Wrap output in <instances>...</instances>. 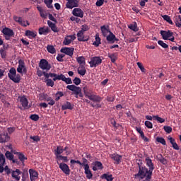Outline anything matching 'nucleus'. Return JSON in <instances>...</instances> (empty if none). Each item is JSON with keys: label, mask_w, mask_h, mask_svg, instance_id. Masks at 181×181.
<instances>
[{"label": "nucleus", "mask_w": 181, "mask_h": 181, "mask_svg": "<svg viewBox=\"0 0 181 181\" xmlns=\"http://www.w3.org/2000/svg\"><path fill=\"white\" fill-rule=\"evenodd\" d=\"M25 36H27L28 39H35V37L37 36V33L35 31L27 30L25 31Z\"/></svg>", "instance_id": "22"}, {"label": "nucleus", "mask_w": 181, "mask_h": 181, "mask_svg": "<svg viewBox=\"0 0 181 181\" xmlns=\"http://www.w3.org/2000/svg\"><path fill=\"white\" fill-rule=\"evenodd\" d=\"M73 83L75 84V86H79V84H81V79H80L78 77H75V78L73 80Z\"/></svg>", "instance_id": "53"}, {"label": "nucleus", "mask_w": 181, "mask_h": 181, "mask_svg": "<svg viewBox=\"0 0 181 181\" xmlns=\"http://www.w3.org/2000/svg\"><path fill=\"white\" fill-rule=\"evenodd\" d=\"M156 141L159 143L163 145H166V141L165 140V139H163V137H157L156 138Z\"/></svg>", "instance_id": "51"}, {"label": "nucleus", "mask_w": 181, "mask_h": 181, "mask_svg": "<svg viewBox=\"0 0 181 181\" xmlns=\"http://www.w3.org/2000/svg\"><path fill=\"white\" fill-rule=\"evenodd\" d=\"M8 77L13 81V83H21V74H16V69L13 67H11L8 73Z\"/></svg>", "instance_id": "2"}, {"label": "nucleus", "mask_w": 181, "mask_h": 181, "mask_svg": "<svg viewBox=\"0 0 181 181\" xmlns=\"http://www.w3.org/2000/svg\"><path fill=\"white\" fill-rule=\"evenodd\" d=\"M90 29V27H88V25L84 24L81 26V31L82 32H87V30H88Z\"/></svg>", "instance_id": "62"}, {"label": "nucleus", "mask_w": 181, "mask_h": 181, "mask_svg": "<svg viewBox=\"0 0 181 181\" xmlns=\"http://www.w3.org/2000/svg\"><path fill=\"white\" fill-rule=\"evenodd\" d=\"M21 104L23 108H27V107L29 105V101L28 100V98L25 96H22L20 99Z\"/></svg>", "instance_id": "29"}, {"label": "nucleus", "mask_w": 181, "mask_h": 181, "mask_svg": "<svg viewBox=\"0 0 181 181\" xmlns=\"http://www.w3.org/2000/svg\"><path fill=\"white\" fill-rule=\"evenodd\" d=\"M15 154L17 153L18 155V159L22 162V163H25V160H28V157L25 156V154L23 153H14Z\"/></svg>", "instance_id": "37"}, {"label": "nucleus", "mask_w": 181, "mask_h": 181, "mask_svg": "<svg viewBox=\"0 0 181 181\" xmlns=\"http://www.w3.org/2000/svg\"><path fill=\"white\" fill-rule=\"evenodd\" d=\"M74 105H72L71 103L69 101H66V103H64L62 106V110L63 111L66 110H74Z\"/></svg>", "instance_id": "23"}, {"label": "nucleus", "mask_w": 181, "mask_h": 181, "mask_svg": "<svg viewBox=\"0 0 181 181\" xmlns=\"http://www.w3.org/2000/svg\"><path fill=\"white\" fill-rule=\"evenodd\" d=\"M82 163H81V166L83 167V169L86 168H90V165H88V160H87L86 158H82Z\"/></svg>", "instance_id": "45"}, {"label": "nucleus", "mask_w": 181, "mask_h": 181, "mask_svg": "<svg viewBox=\"0 0 181 181\" xmlns=\"http://www.w3.org/2000/svg\"><path fill=\"white\" fill-rule=\"evenodd\" d=\"M61 53H64L67 54V56H70V57H73V54L74 53V48L73 47H63L60 50Z\"/></svg>", "instance_id": "14"}, {"label": "nucleus", "mask_w": 181, "mask_h": 181, "mask_svg": "<svg viewBox=\"0 0 181 181\" xmlns=\"http://www.w3.org/2000/svg\"><path fill=\"white\" fill-rule=\"evenodd\" d=\"M102 179H105L107 181H113L114 178L112 177V175L109 173H105L101 175Z\"/></svg>", "instance_id": "36"}, {"label": "nucleus", "mask_w": 181, "mask_h": 181, "mask_svg": "<svg viewBox=\"0 0 181 181\" xmlns=\"http://www.w3.org/2000/svg\"><path fill=\"white\" fill-rule=\"evenodd\" d=\"M110 158L114 160L115 165H119L121 163V159H122V156L113 153L110 155Z\"/></svg>", "instance_id": "17"}, {"label": "nucleus", "mask_w": 181, "mask_h": 181, "mask_svg": "<svg viewBox=\"0 0 181 181\" xmlns=\"http://www.w3.org/2000/svg\"><path fill=\"white\" fill-rule=\"evenodd\" d=\"M47 50L49 53H51V54H54L56 53V48H54V46L48 45L47 46Z\"/></svg>", "instance_id": "38"}, {"label": "nucleus", "mask_w": 181, "mask_h": 181, "mask_svg": "<svg viewBox=\"0 0 181 181\" xmlns=\"http://www.w3.org/2000/svg\"><path fill=\"white\" fill-rule=\"evenodd\" d=\"M39 118L40 117L37 114H33L30 116V119H32V121H39Z\"/></svg>", "instance_id": "52"}, {"label": "nucleus", "mask_w": 181, "mask_h": 181, "mask_svg": "<svg viewBox=\"0 0 181 181\" xmlns=\"http://www.w3.org/2000/svg\"><path fill=\"white\" fill-rule=\"evenodd\" d=\"M63 152H64L63 146H57V148L54 150V155L56 156V159H57V156H62V153H63Z\"/></svg>", "instance_id": "28"}, {"label": "nucleus", "mask_w": 181, "mask_h": 181, "mask_svg": "<svg viewBox=\"0 0 181 181\" xmlns=\"http://www.w3.org/2000/svg\"><path fill=\"white\" fill-rule=\"evenodd\" d=\"M145 160H146V165L148 168L150 174L153 173V170L155 169V165L152 162V159L149 158V157H147Z\"/></svg>", "instance_id": "18"}, {"label": "nucleus", "mask_w": 181, "mask_h": 181, "mask_svg": "<svg viewBox=\"0 0 181 181\" xmlns=\"http://www.w3.org/2000/svg\"><path fill=\"white\" fill-rule=\"evenodd\" d=\"M160 33L164 40H169V37H172V36H173V32L170 31V30L167 31L161 30Z\"/></svg>", "instance_id": "13"}, {"label": "nucleus", "mask_w": 181, "mask_h": 181, "mask_svg": "<svg viewBox=\"0 0 181 181\" xmlns=\"http://www.w3.org/2000/svg\"><path fill=\"white\" fill-rule=\"evenodd\" d=\"M44 2L49 9L53 8V6L52 5V4H53V0H44Z\"/></svg>", "instance_id": "49"}, {"label": "nucleus", "mask_w": 181, "mask_h": 181, "mask_svg": "<svg viewBox=\"0 0 181 181\" xmlns=\"http://www.w3.org/2000/svg\"><path fill=\"white\" fill-rule=\"evenodd\" d=\"M162 18L164 21L168 22V23H169L170 25H173V21H172L170 16H169L168 15H163V16H162Z\"/></svg>", "instance_id": "39"}, {"label": "nucleus", "mask_w": 181, "mask_h": 181, "mask_svg": "<svg viewBox=\"0 0 181 181\" xmlns=\"http://www.w3.org/2000/svg\"><path fill=\"white\" fill-rule=\"evenodd\" d=\"M158 44L161 46V47H163V49H168V47H169V45H168V44L165 43L162 40H158Z\"/></svg>", "instance_id": "50"}, {"label": "nucleus", "mask_w": 181, "mask_h": 181, "mask_svg": "<svg viewBox=\"0 0 181 181\" xmlns=\"http://www.w3.org/2000/svg\"><path fill=\"white\" fill-rule=\"evenodd\" d=\"M29 173H30V181H36V179L39 177V173H37V171L33 169H30Z\"/></svg>", "instance_id": "20"}, {"label": "nucleus", "mask_w": 181, "mask_h": 181, "mask_svg": "<svg viewBox=\"0 0 181 181\" xmlns=\"http://www.w3.org/2000/svg\"><path fill=\"white\" fill-rule=\"evenodd\" d=\"M50 32L49 27L43 26L38 29L39 35H47Z\"/></svg>", "instance_id": "27"}, {"label": "nucleus", "mask_w": 181, "mask_h": 181, "mask_svg": "<svg viewBox=\"0 0 181 181\" xmlns=\"http://www.w3.org/2000/svg\"><path fill=\"white\" fill-rule=\"evenodd\" d=\"M58 160H62L64 162H69V159L67 158V156H57Z\"/></svg>", "instance_id": "59"}, {"label": "nucleus", "mask_w": 181, "mask_h": 181, "mask_svg": "<svg viewBox=\"0 0 181 181\" xmlns=\"http://www.w3.org/2000/svg\"><path fill=\"white\" fill-rule=\"evenodd\" d=\"M39 67H40L42 70H45V71H49V70L52 69V65L49 64V62H47V60L42 59L40 61Z\"/></svg>", "instance_id": "5"}, {"label": "nucleus", "mask_w": 181, "mask_h": 181, "mask_svg": "<svg viewBox=\"0 0 181 181\" xmlns=\"http://www.w3.org/2000/svg\"><path fill=\"white\" fill-rule=\"evenodd\" d=\"M174 22L177 28H181V16L180 15L175 16L174 17Z\"/></svg>", "instance_id": "34"}, {"label": "nucleus", "mask_w": 181, "mask_h": 181, "mask_svg": "<svg viewBox=\"0 0 181 181\" xmlns=\"http://www.w3.org/2000/svg\"><path fill=\"white\" fill-rule=\"evenodd\" d=\"M55 80H62V81H64V83H66V84H73V81H71V78H66V76L63 74L58 75V77H57Z\"/></svg>", "instance_id": "19"}, {"label": "nucleus", "mask_w": 181, "mask_h": 181, "mask_svg": "<svg viewBox=\"0 0 181 181\" xmlns=\"http://www.w3.org/2000/svg\"><path fill=\"white\" fill-rule=\"evenodd\" d=\"M44 76L45 77V78L49 79V77H51V78H53V81H57V78L59 77V75H57V74H53V73H47L46 71H44Z\"/></svg>", "instance_id": "26"}, {"label": "nucleus", "mask_w": 181, "mask_h": 181, "mask_svg": "<svg viewBox=\"0 0 181 181\" xmlns=\"http://www.w3.org/2000/svg\"><path fill=\"white\" fill-rule=\"evenodd\" d=\"M144 124L146 125V127L147 128H148L149 129H152V128H153V124H152V122H149V121H146Z\"/></svg>", "instance_id": "56"}, {"label": "nucleus", "mask_w": 181, "mask_h": 181, "mask_svg": "<svg viewBox=\"0 0 181 181\" xmlns=\"http://www.w3.org/2000/svg\"><path fill=\"white\" fill-rule=\"evenodd\" d=\"M71 42H73L71 40V38H70V37L66 36L65 37L64 42H63V45H64V46H69V45H70V43H71Z\"/></svg>", "instance_id": "41"}, {"label": "nucleus", "mask_w": 181, "mask_h": 181, "mask_svg": "<svg viewBox=\"0 0 181 181\" xmlns=\"http://www.w3.org/2000/svg\"><path fill=\"white\" fill-rule=\"evenodd\" d=\"M103 63V59L100 58V57H93L90 58V62H89L90 67H97V66H100Z\"/></svg>", "instance_id": "7"}, {"label": "nucleus", "mask_w": 181, "mask_h": 181, "mask_svg": "<svg viewBox=\"0 0 181 181\" xmlns=\"http://www.w3.org/2000/svg\"><path fill=\"white\" fill-rule=\"evenodd\" d=\"M163 129L167 134H170L173 131V129L170 127V126H164Z\"/></svg>", "instance_id": "54"}, {"label": "nucleus", "mask_w": 181, "mask_h": 181, "mask_svg": "<svg viewBox=\"0 0 181 181\" xmlns=\"http://www.w3.org/2000/svg\"><path fill=\"white\" fill-rule=\"evenodd\" d=\"M66 6L68 8V9H73V8H77L78 7V3L80 2V0H66Z\"/></svg>", "instance_id": "10"}, {"label": "nucleus", "mask_w": 181, "mask_h": 181, "mask_svg": "<svg viewBox=\"0 0 181 181\" xmlns=\"http://www.w3.org/2000/svg\"><path fill=\"white\" fill-rule=\"evenodd\" d=\"M5 156L6 159H8V160H13L14 156L12 153H11V151H7L5 153Z\"/></svg>", "instance_id": "40"}, {"label": "nucleus", "mask_w": 181, "mask_h": 181, "mask_svg": "<svg viewBox=\"0 0 181 181\" xmlns=\"http://www.w3.org/2000/svg\"><path fill=\"white\" fill-rule=\"evenodd\" d=\"M68 90L70 91H73L74 94H75L76 98H78V96L81 98L83 97V93L81 92V88L78 86H76V85H68L66 86Z\"/></svg>", "instance_id": "4"}, {"label": "nucleus", "mask_w": 181, "mask_h": 181, "mask_svg": "<svg viewBox=\"0 0 181 181\" xmlns=\"http://www.w3.org/2000/svg\"><path fill=\"white\" fill-rule=\"evenodd\" d=\"M168 140L170 141V143L171 144L173 149L175 151H179L180 149L179 148V145H177V143H176V139H173V137L168 136Z\"/></svg>", "instance_id": "25"}, {"label": "nucleus", "mask_w": 181, "mask_h": 181, "mask_svg": "<svg viewBox=\"0 0 181 181\" xmlns=\"http://www.w3.org/2000/svg\"><path fill=\"white\" fill-rule=\"evenodd\" d=\"M78 42H88L90 37L84 36V32L79 30L76 35Z\"/></svg>", "instance_id": "15"}, {"label": "nucleus", "mask_w": 181, "mask_h": 181, "mask_svg": "<svg viewBox=\"0 0 181 181\" xmlns=\"http://www.w3.org/2000/svg\"><path fill=\"white\" fill-rule=\"evenodd\" d=\"M159 162H160V163H162L163 165H166V163H168V160H166V159L165 158H163L162 156V155H160V158L158 159Z\"/></svg>", "instance_id": "61"}, {"label": "nucleus", "mask_w": 181, "mask_h": 181, "mask_svg": "<svg viewBox=\"0 0 181 181\" xmlns=\"http://www.w3.org/2000/svg\"><path fill=\"white\" fill-rule=\"evenodd\" d=\"M30 139H33V142H39L40 137H39V136H30Z\"/></svg>", "instance_id": "55"}, {"label": "nucleus", "mask_w": 181, "mask_h": 181, "mask_svg": "<svg viewBox=\"0 0 181 181\" xmlns=\"http://www.w3.org/2000/svg\"><path fill=\"white\" fill-rule=\"evenodd\" d=\"M45 83L47 87H53L54 86V81L52 79H46Z\"/></svg>", "instance_id": "48"}, {"label": "nucleus", "mask_w": 181, "mask_h": 181, "mask_svg": "<svg viewBox=\"0 0 181 181\" xmlns=\"http://www.w3.org/2000/svg\"><path fill=\"white\" fill-rule=\"evenodd\" d=\"M64 57V54H58V55L57 56V60L58 62H64V59H63Z\"/></svg>", "instance_id": "57"}, {"label": "nucleus", "mask_w": 181, "mask_h": 181, "mask_svg": "<svg viewBox=\"0 0 181 181\" xmlns=\"http://www.w3.org/2000/svg\"><path fill=\"white\" fill-rule=\"evenodd\" d=\"M107 57L111 59L112 63L117 62V55L115 54H108Z\"/></svg>", "instance_id": "43"}, {"label": "nucleus", "mask_w": 181, "mask_h": 181, "mask_svg": "<svg viewBox=\"0 0 181 181\" xmlns=\"http://www.w3.org/2000/svg\"><path fill=\"white\" fill-rule=\"evenodd\" d=\"M13 21H15V22H18L19 25L23 26L24 28H26V26H29L30 25L28 21H25L26 23H25V21L22 18V17H18L16 16H14Z\"/></svg>", "instance_id": "12"}, {"label": "nucleus", "mask_w": 181, "mask_h": 181, "mask_svg": "<svg viewBox=\"0 0 181 181\" xmlns=\"http://www.w3.org/2000/svg\"><path fill=\"white\" fill-rule=\"evenodd\" d=\"M137 66H138L139 69H140V70L142 73H145V67H144V66L142 65V63L137 62Z\"/></svg>", "instance_id": "60"}, {"label": "nucleus", "mask_w": 181, "mask_h": 181, "mask_svg": "<svg viewBox=\"0 0 181 181\" xmlns=\"http://www.w3.org/2000/svg\"><path fill=\"white\" fill-rule=\"evenodd\" d=\"M84 94L86 98H88V100H90V101H93L94 103H101L103 101V98L100 95H94V93H93L91 90Z\"/></svg>", "instance_id": "3"}, {"label": "nucleus", "mask_w": 181, "mask_h": 181, "mask_svg": "<svg viewBox=\"0 0 181 181\" xmlns=\"http://www.w3.org/2000/svg\"><path fill=\"white\" fill-rule=\"evenodd\" d=\"M17 72L20 74H23V73H28V69L25 65V61L22 59L18 60V66L17 67Z\"/></svg>", "instance_id": "6"}, {"label": "nucleus", "mask_w": 181, "mask_h": 181, "mask_svg": "<svg viewBox=\"0 0 181 181\" xmlns=\"http://www.w3.org/2000/svg\"><path fill=\"white\" fill-rule=\"evenodd\" d=\"M0 163L1 165H6V159L5 158V156L0 153Z\"/></svg>", "instance_id": "47"}, {"label": "nucleus", "mask_w": 181, "mask_h": 181, "mask_svg": "<svg viewBox=\"0 0 181 181\" xmlns=\"http://www.w3.org/2000/svg\"><path fill=\"white\" fill-rule=\"evenodd\" d=\"M21 175H22V181H25L26 177H28V176H29L28 171L22 173Z\"/></svg>", "instance_id": "63"}, {"label": "nucleus", "mask_w": 181, "mask_h": 181, "mask_svg": "<svg viewBox=\"0 0 181 181\" xmlns=\"http://www.w3.org/2000/svg\"><path fill=\"white\" fill-rule=\"evenodd\" d=\"M57 163L59 165V169L62 170V172L65 175H70V168L69 165L64 163H59V160L57 161Z\"/></svg>", "instance_id": "8"}, {"label": "nucleus", "mask_w": 181, "mask_h": 181, "mask_svg": "<svg viewBox=\"0 0 181 181\" xmlns=\"http://www.w3.org/2000/svg\"><path fill=\"white\" fill-rule=\"evenodd\" d=\"M21 175H22V171L21 170L16 168L11 171V177L16 181L21 180Z\"/></svg>", "instance_id": "11"}, {"label": "nucleus", "mask_w": 181, "mask_h": 181, "mask_svg": "<svg viewBox=\"0 0 181 181\" xmlns=\"http://www.w3.org/2000/svg\"><path fill=\"white\" fill-rule=\"evenodd\" d=\"M2 33L5 36H13V30H11L10 28H5L2 30Z\"/></svg>", "instance_id": "32"}, {"label": "nucleus", "mask_w": 181, "mask_h": 181, "mask_svg": "<svg viewBox=\"0 0 181 181\" xmlns=\"http://www.w3.org/2000/svg\"><path fill=\"white\" fill-rule=\"evenodd\" d=\"M95 166L98 168V169H103V163L100 161L95 162Z\"/></svg>", "instance_id": "58"}, {"label": "nucleus", "mask_w": 181, "mask_h": 181, "mask_svg": "<svg viewBox=\"0 0 181 181\" xmlns=\"http://www.w3.org/2000/svg\"><path fill=\"white\" fill-rule=\"evenodd\" d=\"M85 172V175H86V177L88 179H93V173H91V170H90V167H85L83 168Z\"/></svg>", "instance_id": "33"}, {"label": "nucleus", "mask_w": 181, "mask_h": 181, "mask_svg": "<svg viewBox=\"0 0 181 181\" xmlns=\"http://www.w3.org/2000/svg\"><path fill=\"white\" fill-rule=\"evenodd\" d=\"M140 163H138L139 166V172L137 174L134 175L135 179H145L147 177L148 179H152V173L149 172V170L146 168V167L143 164L142 160H139Z\"/></svg>", "instance_id": "1"}, {"label": "nucleus", "mask_w": 181, "mask_h": 181, "mask_svg": "<svg viewBox=\"0 0 181 181\" xmlns=\"http://www.w3.org/2000/svg\"><path fill=\"white\" fill-rule=\"evenodd\" d=\"M86 73H87V70H86V66L84 65H79L78 68V74L80 76H86Z\"/></svg>", "instance_id": "31"}, {"label": "nucleus", "mask_w": 181, "mask_h": 181, "mask_svg": "<svg viewBox=\"0 0 181 181\" xmlns=\"http://www.w3.org/2000/svg\"><path fill=\"white\" fill-rule=\"evenodd\" d=\"M72 15L76 18H84V11L80 8H75L72 11Z\"/></svg>", "instance_id": "16"}, {"label": "nucleus", "mask_w": 181, "mask_h": 181, "mask_svg": "<svg viewBox=\"0 0 181 181\" xmlns=\"http://www.w3.org/2000/svg\"><path fill=\"white\" fill-rule=\"evenodd\" d=\"M153 119H155L156 121H158V122H160V124H163V122H165V119L158 116V115H154L153 116Z\"/></svg>", "instance_id": "46"}, {"label": "nucleus", "mask_w": 181, "mask_h": 181, "mask_svg": "<svg viewBox=\"0 0 181 181\" xmlns=\"http://www.w3.org/2000/svg\"><path fill=\"white\" fill-rule=\"evenodd\" d=\"M9 139H11V137L8 135V134H0V144H5V142H9Z\"/></svg>", "instance_id": "24"}, {"label": "nucleus", "mask_w": 181, "mask_h": 181, "mask_svg": "<svg viewBox=\"0 0 181 181\" xmlns=\"http://www.w3.org/2000/svg\"><path fill=\"white\" fill-rule=\"evenodd\" d=\"M129 29H131V30H133L134 32H138V25L136 23H134V24H130L128 26Z\"/></svg>", "instance_id": "42"}, {"label": "nucleus", "mask_w": 181, "mask_h": 181, "mask_svg": "<svg viewBox=\"0 0 181 181\" xmlns=\"http://www.w3.org/2000/svg\"><path fill=\"white\" fill-rule=\"evenodd\" d=\"M100 30L102 32V35L103 36H104V37H107L108 35V33L110 34V32H111L110 30V26H106V25H102L100 27Z\"/></svg>", "instance_id": "21"}, {"label": "nucleus", "mask_w": 181, "mask_h": 181, "mask_svg": "<svg viewBox=\"0 0 181 181\" xmlns=\"http://www.w3.org/2000/svg\"><path fill=\"white\" fill-rule=\"evenodd\" d=\"M106 40L110 45H113L115 42H119V39L117 38L112 32H110V34L107 35Z\"/></svg>", "instance_id": "9"}, {"label": "nucleus", "mask_w": 181, "mask_h": 181, "mask_svg": "<svg viewBox=\"0 0 181 181\" xmlns=\"http://www.w3.org/2000/svg\"><path fill=\"white\" fill-rule=\"evenodd\" d=\"M76 62L78 63L79 66H86V58L83 56L78 57L76 58Z\"/></svg>", "instance_id": "35"}, {"label": "nucleus", "mask_w": 181, "mask_h": 181, "mask_svg": "<svg viewBox=\"0 0 181 181\" xmlns=\"http://www.w3.org/2000/svg\"><path fill=\"white\" fill-rule=\"evenodd\" d=\"M4 172H6V175H9L11 173H12V170L8 167V165H6L4 168Z\"/></svg>", "instance_id": "64"}, {"label": "nucleus", "mask_w": 181, "mask_h": 181, "mask_svg": "<svg viewBox=\"0 0 181 181\" xmlns=\"http://www.w3.org/2000/svg\"><path fill=\"white\" fill-rule=\"evenodd\" d=\"M101 45V38L98 37V35L95 36V42H93V45L96 47H98Z\"/></svg>", "instance_id": "44"}, {"label": "nucleus", "mask_w": 181, "mask_h": 181, "mask_svg": "<svg viewBox=\"0 0 181 181\" xmlns=\"http://www.w3.org/2000/svg\"><path fill=\"white\" fill-rule=\"evenodd\" d=\"M37 11L40 12V15L41 18H43L44 19H46L47 18V14L46 13V11L43 9L40 6H37Z\"/></svg>", "instance_id": "30"}]
</instances>
